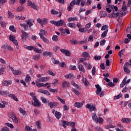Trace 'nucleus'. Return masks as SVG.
I'll use <instances>...</instances> for the list:
<instances>
[{
	"label": "nucleus",
	"instance_id": "f257e3e1",
	"mask_svg": "<svg viewBox=\"0 0 131 131\" xmlns=\"http://www.w3.org/2000/svg\"><path fill=\"white\" fill-rule=\"evenodd\" d=\"M50 23L55 25V26H63L65 24V21L62 19H60L58 21H55L54 20H51Z\"/></svg>",
	"mask_w": 131,
	"mask_h": 131
},
{
	"label": "nucleus",
	"instance_id": "f03ea898",
	"mask_svg": "<svg viewBox=\"0 0 131 131\" xmlns=\"http://www.w3.org/2000/svg\"><path fill=\"white\" fill-rule=\"evenodd\" d=\"M97 90L96 91V95H100V97H103L104 96V91H102V88L99 84L95 85Z\"/></svg>",
	"mask_w": 131,
	"mask_h": 131
},
{
	"label": "nucleus",
	"instance_id": "7ed1b4c3",
	"mask_svg": "<svg viewBox=\"0 0 131 131\" xmlns=\"http://www.w3.org/2000/svg\"><path fill=\"white\" fill-rule=\"evenodd\" d=\"M21 39L23 41H24L25 40V37L26 38H27L28 39H30V35H29V33H26L25 31H21Z\"/></svg>",
	"mask_w": 131,
	"mask_h": 131
},
{
	"label": "nucleus",
	"instance_id": "20e7f679",
	"mask_svg": "<svg viewBox=\"0 0 131 131\" xmlns=\"http://www.w3.org/2000/svg\"><path fill=\"white\" fill-rule=\"evenodd\" d=\"M129 65L131 66V64H129V62H127L125 63L123 67L124 71L125 72V73H130V71L127 69L128 68V66Z\"/></svg>",
	"mask_w": 131,
	"mask_h": 131
},
{
	"label": "nucleus",
	"instance_id": "39448f33",
	"mask_svg": "<svg viewBox=\"0 0 131 131\" xmlns=\"http://www.w3.org/2000/svg\"><path fill=\"white\" fill-rule=\"evenodd\" d=\"M16 37L15 36H13L12 35H10L9 36V39L11 40V41H12V42L17 47L18 46V41L17 40L15 39Z\"/></svg>",
	"mask_w": 131,
	"mask_h": 131
},
{
	"label": "nucleus",
	"instance_id": "423d86ee",
	"mask_svg": "<svg viewBox=\"0 0 131 131\" xmlns=\"http://www.w3.org/2000/svg\"><path fill=\"white\" fill-rule=\"evenodd\" d=\"M86 108L88 109H89V111L92 112V111H97V108L95 107V106L94 105H91L90 104H87L86 105Z\"/></svg>",
	"mask_w": 131,
	"mask_h": 131
},
{
	"label": "nucleus",
	"instance_id": "0eeeda50",
	"mask_svg": "<svg viewBox=\"0 0 131 131\" xmlns=\"http://www.w3.org/2000/svg\"><path fill=\"white\" fill-rule=\"evenodd\" d=\"M8 117H9V118H11L15 123H18V120H17V118L13 114H9Z\"/></svg>",
	"mask_w": 131,
	"mask_h": 131
},
{
	"label": "nucleus",
	"instance_id": "6e6552de",
	"mask_svg": "<svg viewBox=\"0 0 131 131\" xmlns=\"http://www.w3.org/2000/svg\"><path fill=\"white\" fill-rule=\"evenodd\" d=\"M48 105L52 109V108H54V107H57V106L59 105V103L57 102H52L49 103Z\"/></svg>",
	"mask_w": 131,
	"mask_h": 131
},
{
	"label": "nucleus",
	"instance_id": "1a4fd4ad",
	"mask_svg": "<svg viewBox=\"0 0 131 131\" xmlns=\"http://www.w3.org/2000/svg\"><path fill=\"white\" fill-rule=\"evenodd\" d=\"M75 5V0H73L72 2L70 3V6H69L68 7V10L70 11H71V10L73 9V7H74Z\"/></svg>",
	"mask_w": 131,
	"mask_h": 131
},
{
	"label": "nucleus",
	"instance_id": "9d476101",
	"mask_svg": "<svg viewBox=\"0 0 131 131\" xmlns=\"http://www.w3.org/2000/svg\"><path fill=\"white\" fill-rule=\"evenodd\" d=\"M69 85H70V83L66 81H63L62 83V86L63 89H66V88H69Z\"/></svg>",
	"mask_w": 131,
	"mask_h": 131
},
{
	"label": "nucleus",
	"instance_id": "9b49d317",
	"mask_svg": "<svg viewBox=\"0 0 131 131\" xmlns=\"http://www.w3.org/2000/svg\"><path fill=\"white\" fill-rule=\"evenodd\" d=\"M42 55L44 57H48V56H50V57H53V53L51 52L44 51Z\"/></svg>",
	"mask_w": 131,
	"mask_h": 131
},
{
	"label": "nucleus",
	"instance_id": "f8f14e48",
	"mask_svg": "<svg viewBox=\"0 0 131 131\" xmlns=\"http://www.w3.org/2000/svg\"><path fill=\"white\" fill-rule=\"evenodd\" d=\"M121 121H122L123 123H130V119L127 118H122Z\"/></svg>",
	"mask_w": 131,
	"mask_h": 131
},
{
	"label": "nucleus",
	"instance_id": "ddd939ff",
	"mask_svg": "<svg viewBox=\"0 0 131 131\" xmlns=\"http://www.w3.org/2000/svg\"><path fill=\"white\" fill-rule=\"evenodd\" d=\"M78 68L80 71H81L83 73L85 72V70L83 68V66H82L81 64H80L79 63H78Z\"/></svg>",
	"mask_w": 131,
	"mask_h": 131
},
{
	"label": "nucleus",
	"instance_id": "4468645a",
	"mask_svg": "<svg viewBox=\"0 0 131 131\" xmlns=\"http://www.w3.org/2000/svg\"><path fill=\"white\" fill-rule=\"evenodd\" d=\"M12 81L11 80H5L3 82V84L4 86H8V85H10V84H12Z\"/></svg>",
	"mask_w": 131,
	"mask_h": 131
},
{
	"label": "nucleus",
	"instance_id": "2eb2a0df",
	"mask_svg": "<svg viewBox=\"0 0 131 131\" xmlns=\"http://www.w3.org/2000/svg\"><path fill=\"white\" fill-rule=\"evenodd\" d=\"M114 12V10H113L112 15V16H110V18H117L118 16H119V14H120V13L117 12L115 13Z\"/></svg>",
	"mask_w": 131,
	"mask_h": 131
},
{
	"label": "nucleus",
	"instance_id": "dca6fc26",
	"mask_svg": "<svg viewBox=\"0 0 131 131\" xmlns=\"http://www.w3.org/2000/svg\"><path fill=\"white\" fill-rule=\"evenodd\" d=\"M126 79H127L126 77H125V78L123 79V81H122V82H121V84H120V88H123V87L125 85V84H126Z\"/></svg>",
	"mask_w": 131,
	"mask_h": 131
},
{
	"label": "nucleus",
	"instance_id": "f3484780",
	"mask_svg": "<svg viewBox=\"0 0 131 131\" xmlns=\"http://www.w3.org/2000/svg\"><path fill=\"white\" fill-rule=\"evenodd\" d=\"M83 105V102H75V106L77 108H81V106Z\"/></svg>",
	"mask_w": 131,
	"mask_h": 131
},
{
	"label": "nucleus",
	"instance_id": "a211bd4d",
	"mask_svg": "<svg viewBox=\"0 0 131 131\" xmlns=\"http://www.w3.org/2000/svg\"><path fill=\"white\" fill-rule=\"evenodd\" d=\"M100 18H102L103 17H106L107 16V12L105 11H100Z\"/></svg>",
	"mask_w": 131,
	"mask_h": 131
},
{
	"label": "nucleus",
	"instance_id": "6ab92c4d",
	"mask_svg": "<svg viewBox=\"0 0 131 131\" xmlns=\"http://www.w3.org/2000/svg\"><path fill=\"white\" fill-rule=\"evenodd\" d=\"M61 123H62V126L64 128H66L67 125L68 126L69 125V122L65 120H62L61 121Z\"/></svg>",
	"mask_w": 131,
	"mask_h": 131
},
{
	"label": "nucleus",
	"instance_id": "aec40b11",
	"mask_svg": "<svg viewBox=\"0 0 131 131\" xmlns=\"http://www.w3.org/2000/svg\"><path fill=\"white\" fill-rule=\"evenodd\" d=\"M55 117H56L57 119H60V118H61V117H62V114H61V113L58 111H56Z\"/></svg>",
	"mask_w": 131,
	"mask_h": 131
},
{
	"label": "nucleus",
	"instance_id": "412c9836",
	"mask_svg": "<svg viewBox=\"0 0 131 131\" xmlns=\"http://www.w3.org/2000/svg\"><path fill=\"white\" fill-rule=\"evenodd\" d=\"M25 49H26L27 50H28L29 51H33L34 49V47L33 46H28L27 45L24 46Z\"/></svg>",
	"mask_w": 131,
	"mask_h": 131
},
{
	"label": "nucleus",
	"instance_id": "4be33fe9",
	"mask_svg": "<svg viewBox=\"0 0 131 131\" xmlns=\"http://www.w3.org/2000/svg\"><path fill=\"white\" fill-rule=\"evenodd\" d=\"M34 106L35 107H36V106L37 107H40L41 106V105L40 104V103H39V101H38V99H37L34 101Z\"/></svg>",
	"mask_w": 131,
	"mask_h": 131
},
{
	"label": "nucleus",
	"instance_id": "5701e85b",
	"mask_svg": "<svg viewBox=\"0 0 131 131\" xmlns=\"http://www.w3.org/2000/svg\"><path fill=\"white\" fill-rule=\"evenodd\" d=\"M82 57H84V58H88L90 57V53L86 52H84L81 54Z\"/></svg>",
	"mask_w": 131,
	"mask_h": 131
},
{
	"label": "nucleus",
	"instance_id": "b1692460",
	"mask_svg": "<svg viewBox=\"0 0 131 131\" xmlns=\"http://www.w3.org/2000/svg\"><path fill=\"white\" fill-rule=\"evenodd\" d=\"M31 7V8H32V9H34V10H36V11H37L38 10H39V7H38L37 5H35L34 3L32 4Z\"/></svg>",
	"mask_w": 131,
	"mask_h": 131
},
{
	"label": "nucleus",
	"instance_id": "393cba45",
	"mask_svg": "<svg viewBox=\"0 0 131 131\" xmlns=\"http://www.w3.org/2000/svg\"><path fill=\"white\" fill-rule=\"evenodd\" d=\"M82 80L83 83H84V84L86 86H88V85H89V84H90V82H89V81H88V79H86V78H85V80H84V78H83L82 79Z\"/></svg>",
	"mask_w": 131,
	"mask_h": 131
},
{
	"label": "nucleus",
	"instance_id": "a878e982",
	"mask_svg": "<svg viewBox=\"0 0 131 131\" xmlns=\"http://www.w3.org/2000/svg\"><path fill=\"white\" fill-rule=\"evenodd\" d=\"M108 33V30H105L102 34H101V38H105L106 36L107 35V33Z\"/></svg>",
	"mask_w": 131,
	"mask_h": 131
},
{
	"label": "nucleus",
	"instance_id": "bb28decb",
	"mask_svg": "<svg viewBox=\"0 0 131 131\" xmlns=\"http://www.w3.org/2000/svg\"><path fill=\"white\" fill-rule=\"evenodd\" d=\"M9 97H10V98H12V99H13L14 101H16V102H18V98L16 97V96L14 94H9Z\"/></svg>",
	"mask_w": 131,
	"mask_h": 131
},
{
	"label": "nucleus",
	"instance_id": "cd10ccee",
	"mask_svg": "<svg viewBox=\"0 0 131 131\" xmlns=\"http://www.w3.org/2000/svg\"><path fill=\"white\" fill-rule=\"evenodd\" d=\"M40 32H41V33H39V36H40V34H42V35H46V34H47V33H48V32L47 31L43 30V29H40Z\"/></svg>",
	"mask_w": 131,
	"mask_h": 131
},
{
	"label": "nucleus",
	"instance_id": "c85d7f7f",
	"mask_svg": "<svg viewBox=\"0 0 131 131\" xmlns=\"http://www.w3.org/2000/svg\"><path fill=\"white\" fill-rule=\"evenodd\" d=\"M31 80V78H30V76L29 75H27V76L25 78V81L27 83H29V82Z\"/></svg>",
	"mask_w": 131,
	"mask_h": 131
},
{
	"label": "nucleus",
	"instance_id": "c756f323",
	"mask_svg": "<svg viewBox=\"0 0 131 131\" xmlns=\"http://www.w3.org/2000/svg\"><path fill=\"white\" fill-rule=\"evenodd\" d=\"M40 38L44 41V42H48V40L47 39V38L45 37V36L43 35H42L41 34L40 35Z\"/></svg>",
	"mask_w": 131,
	"mask_h": 131
},
{
	"label": "nucleus",
	"instance_id": "7c9ffc66",
	"mask_svg": "<svg viewBox=\"0 0 131 131\" xmlns=\"http://www.w3.org/2000/svg\"><path fill=\"white\" fill-rule=\"evenodd\" d=\"M68 26L69 27H70L71 28H73L74 27H75V26H76V25L75 24V23H69L67 24Z\"/></svg>",
	"mask_w": 131,
	"mask_h": 131
},
{
	"label": "nucleus",
	"instance_id": "2f4dec72",
	"mask_svg": "<svg viewBox=\"0 0 131 131\" xmlns=\"http://www.w3.org/2000/svg\"><path fill=\"white\" fill-rule=\"evenodd\" d=\"M92 119L94 121H97V120L98 119V116H97V114H96V113H94L92 115Z\"/></svg>",
	"mask_w": 131,
	"mask_h": 131
},
{
	"label": "nucleus",
	"instance_id": "473e14b6",
	"mask_svg": "<svg viewBox=\"0 0 131 131\" xmlns=\"http://www.w3.org/2000/svg\"><path fill=\"white\" fill-rule=\"evenodd\" d=\"M0 95L2 96H8L9 92L8 91H0Z\"/></svg>",
	"mask_w": 131,
	"mask_h": 131
},
{
	"label": "nucleus",
	"instance_id": "72a5a7b5",
	"mask_svg": "<svg viewBox=\"0 0 131 131\" xmlns=\"http://www.w3.org/2000/svg\"><path fill=\"white\" fill-rule=\"evenodd\" d=\"M20 26L24 28L25 30H27L28 29V26L26 24H20Z\"/></svg>",
	"mask_w": 131,
	"mask_h": 131
},
{
	"label": "nucleus",
	"instance_id": "f704fd0d",
	"mask_svg": "<svg viewBox=\"0 0 131 131\" xmlns=\"http://www.w3.org/2000/svg\"><path fill=\"white\" fill-rule=\"evenodd\" d=\"M77 20V17H70L68 19V22H71V21H76Z\"/></svg>",
	"mask_w": 131,
	"mask_h": 131
},
{
	"label": "nucleus",
	"instance_id": "c9c22d12",
	"mask_svg": "<svg viewBox=\"0 0 131 131\" xmlns=\"http://www.w3.org/2000/svg\"><path fill=\"white\" fill-rule=\"evenodd\" d=\"M18 110L23 115H25V114H26V112L25 110H23L21 107H19Z\"/></svg>",
	"mask_w": 131,
	"mask_h": 131
},
{
	"label": "nucleus",
	"instance_id": "e433bc0d",
	"mask_svg": "<svg viewBox=\"0 0 131 131\" xmlns=\"http://www.w3.org/2000/svg\"><path fill=\"white\" fill-rule=\"evenodd\" d=\"M24 10V7L22 6H19L17 9L16 11L17 12H22Z\"/></svg>",
	"mask_w": 131,
	"mask_h": 131
},
{
	"label": "nucleus",
	"instance_id": "4c0bfd02",
	"mask_svg": "<svg viewBox=\"0 0 131 131\" xmlns=\"http://www.w3.org/2000/svg\"><path fill=\"white\" fill-rule=\"evenodd\" d=\"M51 14L52 15H58V14H59V12L58 11H55L54 9H52L51 10Z\"/></svg>",
	"mask_w": 131,
	"mask_h": 131
},
{
	"label": "nucleus",
	"instance_id": "58836bf2",
	"mask_svg": "<svg viewBox=\"0 0 131 131\" xmlns=\"http://www.w3.org/2000/svg\"><path fill=\"white\" fill-rule=\"evenodd\" d=\"M8 44H5L2 46V49L4 52H6V50H7V48H8Z\"/></svg>",
	"mask_w": 131,
	"mask_h": 131
},
{
	"label": "nucleus",
	"instance_id": "ea45409f",
	"mask_svg": "<svg viewBox=\"0 0 131 131\" xmlns=\"http://www.w3.org/2000/svg\"><path fill=\"white\" fill-rule=\"evenodd\" d=\"M100 59H102L101 56L96 55L94 57V59L96 60V61H99Z\"/></svg>",
	"mask_w": 131,
	"mask_h": 131
},
{
	"label": "nucleus",
	"instance_id": "a19ab883",
	"mask_svg": "<svg viewBox=\"0 0 131 131\" xmlns=\"http://www.w3.org/2000/svg\"><path fill=\"white\" fill-rule=\"evenodd\" d=\"M48 74L50 75H52V76H56V74L50 70H48Z\"/></svg>",
	"mask_w": 131,
	"mask_h": 131
},
{
	"label": "nucleus",
	"instance_id": "79ce46f5",
	"mask_svg": "<svg viewBox=\"0 0 131 131\" xmlns=\"http://www.w3.org/2000/svg\"><path fill=\"white\" fill-rule=\"evenodd\" d=\"M108 28H109V26L107 25L102 26L101 27V30H108Z\"/></svg>",
	"mask_w": 131,
	"mask_h": 131
},
{
	"label": "nucleus",
	"instance_id": "37998d69",
	"mask_svg": "<svg viewBox=\"0 0 131 131\" xmlns=\"http://www.w3.org/2000/svg\"><path fill=\"white\" fill-rule=\"evenodd\" d=\"M69 125H70V126H72V128L75 127V122L70 121L69 122Z\"/></svg>",
	"mask_w": 131,
	"mask_h": 131
},
{
	"label": "nucleus",
	"instance_id": "c03bdc74",
	"mask_svg": "<svg viewBox=\"0 0 131 131\" xmlns=\"http://www.w3.org/2000/svg\"><path fill=\"white\" fill-rule=\"evenodd\" d=\"M10 30L11 31H12L13 32H16V28H15V27L14 26H10L9 27Z\"/></svg>",
	"mask_w": 131,
	"mask_h": 131
},
{
	"label": "nucleus",
	"instance_id": "a18cd8bd",
	"mask_svg": "<svg viewBox=\"0 0 131 131\" xmlns=\"http://www.w3.org/2000/svg\"><path fill=\"white\" fill-rule=\"evenodd\" d=\"M40 58V54H39L38 55H34L33 57V60H39Z\"/></svg>",
	"mask_w": 131,
	"mask_h": 131
},
{
	"label": "nucleus",
	"instance_id": "49530a36",
	"mask_svg": "<svg viewBox=\"0 0 131 131\" xmlns=\"http://www.w3.org/2000/svg\"><path fill=\"white\" fill-rule=\"evenodd\" d=\"M36 125H37L39 129H40L41 128V126H40V121L39 120L36 121Z\"/></svg>",
	"mask_w": 131,
	"mask_h": 131
},
{
	"label": "nucleus",
	"instance_id": "de8ad7c7",
	"mask_svg": "<svg viewBox=\"0 0 131 131\" xmlns=\"http://www.w3.org/2000/svg\"><path fill=\"white\" fill-rule=\"evenodd\" d=\"M52 40H53V41H58V36L57 35H54L52 36Z\"/></svg>",
	"mask_w": 131,
	"mask_h": 131
},
{
	"label": "nucleus",
	"instance_id": "09e8293b",
	"mask_svg": "<svg viewBox=\"0 0 131 131\" xmlns=\"http://www.w3.org/2000/svg\"><path fill=\"white\" fill-rule=\"evenodd\" d=\"M72 91L77 96H79L80 93H79V92L78 91H77V90L73 89Z\"/></svg>",
	"mask_w": 131,
	"mask_h": 131
},
{
	"label": "nucleus",
	"instance_id": "8fccbe9b",
	"mask_svg": "<svg viewBox=\"0 0 131 131\" xmlns=\"http://www.w3.org/2000/svg\"><path fill=\"white\" fill-rule=\"evenodd\" d=\"M72 85H73V86H75L76 89H77L78 90H79L80 89V86L78 85V84L75 83V82L72 83Z\"/></svg>",
	"mask_w": 131,
	"mask_h": 131
},
{
	"label": "nucleus",
	"instance_id": "3c124183",
	"mask_svg": "<svg viewBox=\"0 0 131 131\" xmlns=\"http://www.w3.org/2000/svg\"><path fill=\"white\" fill-rule=\"evenodd\" d=\"M122 97V94H119L117 96L114 97V100H118V99H120V98Z\"/></svg>",
	"mask_w": 131,
	"mask_h": 131
},
{
	"label": "nucleus",
	"instance_id": "603ef678",
	"mask_svg": "<svg viewBox=\"0 0 131 131\" xmlns=\"http://www.w3.org/2000/svg\"><path fill=\"white\" fill-rule=\"evenodd\" d=\"M27 24L28 25H29V27H30V30H31V26H33V24L32 23H31V21L28 20L27 22Z\"/></svg>",
	"mask_w": 131,
	"mask_h": 131
},
{
	"label": "nucleus",
	"instance_id": "864d4df0",
	"mask_svg": "<svg viewBox=\"0 0 131 131\" xmlns=\"http://www.w3.org/2000/svg\"><path fill=\"white\" fill-rule=\"evenodd\" d=\"M69 69H70V70H76V69H77L76 66L71 65V66L69 67Z\"/></svg>",
	"mask_w": 131,
	"mask_h": 131
},
{
	"label": "nucleus",
	"instance_id": "5fc2aeb1",
	"mask_svg": "<svg viewBox=\"0 0 131 131\" xmlns=\"http://www.w3.org/2000/svg\"><path fill=\"white\" fill-rule=\"evenodd\" d=\"M70 42L72 45H77V43H78L77 40H71Z\"/></svg>",
	"mask_w": 131,
	"mask_h": 131
},
{
	"label": "nucleus",
	"instance_id": "6e6d98bb",
	"mask_svg": "<svg viewBox=\"0 0 131 131\" xmlns=\"http://www.w3.org/2000/svg\"><path fill=\"white\" fill-rule=\"evenodd\" d=\"M79 31H80V32H83L84 33V32H86V31H88V29H83V28H80L79 29Z\"/></svg>",
	"mask_w": 131,
	"mask_h": 131
},
{
	"label": "nucleus",
	"instance_id": "4d7b16f0",
	"mask_svg": "<svg viewBox=\"0 0 131 131\" xmlns=\"http://www.w3.org/2000/svg\"><path fill=\"white\" fill-rule=\"evenodd\" d=\"M96 121H97V122H99V123H102L104 121V120L103 119V118L99 117L98 119L97 118V120H96Z\"/></svg>",
	"mask_w": 131,
	"mask_h": 131
},
{
	"label": "nucleus",
	"instance_id": "13d9d810",
	"mask_svg": "<svg viewBox=\"0 0 131 131\" xmlns=\"http://www.w3.org/2000/svg\"><path fill=\"white\" fill-rule=\"evenodd\" d=\"M43 94H44V95H47V96H50V95H51V93L47 90H44L43 91Z\"/></svg>",
	"mask_w": 131,
	"mask_h": 131
},
{
	"label": "nucleus",
	"instance_id": "bf43d9fd",
	"mask_svg": "<svg viewBox=\"0 0 131 131\" xmlns=\"http://www.w3.org/2000/svg\"><path fill=\"white\" fill-rule=\"evenodd\" d=\"M92 74L93 75H95L96 74V67H93L92 70Z\"/></svg>",
	"mask_w": 131,
	"mask_h": 131
},
{
	"label": "nucleus",
	"instance_id": "052dcab7",
	"mask_svg": "<svg viewBox=\"0 0 131 131\" xmlns=\"http://www.w3.org/2000/svg\"><path fill=\"white\" fill-rule=\"evenodd\" d=\"M39 81L40 82H44V81H46V77H41L39 78Z\"/></svg>",
	"mask_w": 131,
	"mask_h": 131
},
{
	"label": "nucleus",
	"instance_id": "680f3d73",
	"mask_svg": "<svg viewBox=\"0 0 131 131\" xmlns=\"http://www.w3.org/2000/svg\"><path fill=\"white\" fill-rule=\"evenodd\" d=\"M6 124L8 126V127H10V128H14V125H13V124L9 123H6Z\"/></svg>",
	"mask_w": 131,
	"mask_h": 131
},
{
	"label": "nucleus",
	"instance_id": "e2e57ef3",
	"mask_svg": "<svg viewBox=\"0 0 131 131\" xmlns=\"http://www.w3.org/2000/svg\"><path fill=\"white\" fill-rule=\"evenodd\" d=\"M13 73L15 75H18V74H20L21 72H19L18 70H15V71H13Z\"/></svg>",
	"mask_w": 131,
	"mask_h": 131
},
{
	"label": "nucleus",
	"instance_id": "0e129e2a",
	"mask_svg": "<svg viewBox=\"0 0 131 131\" xmlns=\"http://www.w3.org/2000/svg\"><path fill=\"white\" fill-rule=\"evenodd\" d=\"M0 24L2 27H6V22L2 21L0 22Z\"/></svg>",
	"mask_w": 131,
	"mask_h": 131
},
{
	"label": "nucleus",
	"instance_id": "69168bd1",
	"mask_svg": "<svg viewBox=\"0 0 131 131\" xmlns=\"http://www.w3.org/2000/svg\"><path fill=\"white\" fill-rule=\"evenodd\" d=\"M95 130L96 131H102V128L100 127V126H97L95 128Z\"/></svg>",
	"mask_w": 131,
	"mask_h": 131
},
{
	"label": "nucleus",
	"instance_id": "338daca9",
	"mask_svg": "<svg viewBox=\"0 0 131 131\" xmlns=\"http://www.w3.org/2000/svg\"><path fill=\"white\" fill-rule=\"evenodd\" d=\"M25 129L26 131H32V129L29 126H26Z\"/></svg>",
	"mask_w": 131,
	"mask_h": 131
},
{
	"label": "nucleus",
	"instance_id": "774afa93",
	"mask_svg": "<svg viewBox=\"0 0 131 131\" xmlns=\"http://www.w3.org/2000/svg\"><path fill=\"white\" fill-rule=\"evenodd\" d=\"M1 131H9V128L7 127H3Z\"/></svg>",
	"mask_w": 131,
	"mask_h": 131
}]
</instances>
